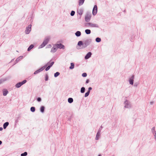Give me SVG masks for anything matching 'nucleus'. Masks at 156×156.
Wrapping results in <instances>:
<instances>
[{"instance_id": "obj_1", "label": "nucleus", "mask_w": 156, "mask_h": 156, "mask_svg": "<svg viewBox=\"0 0 156 156\" xmlns=\"http://www.w3.org/2000/svg\"><path fill=\"white\" fill-rule=\"evenodd\" d=\"M50 40V38L48 37L45 38V39L42 44L39 46L38 48H42L44 47L48 42Z\"/></svg>"}, {"instance_id": "obj_2", "label": "nucleus", "mask_w": 156, "mask_h": 156, "mask_svg": "<svg viewBox=\"0 0 156 156\" xmlns=\"http://www.w3.org/2000/svg\"><path fill=\"white\" fill-rule=\"evenodd\" d=\"M49 62H48L47 64H46L43 67L41 68H40L38 70H37L35 71L34 72V75L42 71L46 67L48 66V65L49 64Z\"/></svg>"}, {"instance_id": "obj_3", "label": "nucleus", "mask_w": 156, "mask_h": 156, "mask_svg": "<svg viewBox=\"0 0 156 156\" xmlns=\"http://www.w3.org/2000/svg\"><path fill=\"white\" fill-rule=\"evenodd\" d=\"M91 18V14L89 12H87L85 18V21L88 22L90 21Z\"/></svg>"}, {"instance_id": "obj_4", "label": "nucleus", "mask_w": 156, "mask_h": 156, "mask_svg": "<svg viewBox=\"0 0 156 156\" xmlns=\"http://www.w3.org/2000/svg\"><path fill=\"white\" fill-rule=\"evenodd\" d=\"M91 42V39H88L84 41L83 48H85L87 47L90 44Z\"/></svg>"}, {"instance_id": "obj_5", "label": "nucleus", "mask_w": 156, "mask_h": 156, "mask_svg": "<svg viewBox=\"0 0 156 156\" xmlns=\"http://www.w3.org/2000/svg\"><path fill=\"white\" fill-rule=\"evenodd\" d=\"M124 104H125L124 107L126 108H129L130 107L131 104L130 102L128 100H126L125 101Z\"/></svg>"}, {"instance_id": "obj_6", "label": "nucleus", "mask_w": 156, "mask_h": 156, "mask_svg": "<svg viewBox=\"0 0 156 156\" xmlns=\"http://www.w3.org/2000/svg\"><path fill=\"white\" fill-rule=\"evenodd\" d=\"M98 11V7L96 5H95L93 8L92 11V14L94 16H95Z\"/></svg>"}, {"instance_id": "obj_7", "label": "nucleus", "mask_w": 156, "mask_h": 156, "mask_svg": "<svg viewBox=\"0 0 156 156\" xmlns=\"http://www.w3.org/2000/svg\"><path fill=\"white\" fill-rule=\"evenodd\" d=\"M31 25L30 24L28 26L26 27L25 31V33L26 34H28L30 33L31 30Z\"/></svg>"}, {"instance_id": "obj_8", "label": "nucleus", "mask_w": 156, "mask_h": 156, "mask_svg": "<svg viewBox=\"0 0 156 156\" xmlns=\"http://www.w3.org/2000/svg\"><path fill=\"white\" fill-rule=\"evenodd\" d=\"M55 46L57 47V48L62 49H65L64 45L61 43H60L59 44H56Z\"/></svg>"}, {"instance_id": "obj_9", "label": "nucleus", "mask_w": 156, "mask_h": 156, "mask_svg": "<svg viewBox=\"0 0 156 156\" xmlns=\"http://www.w3.org/2000/svg\"><path fill=\"white\" fill-rule=\"evenodd\" d=\"M134 77V75H133L129 79V84L131 85H133V84Z\"/></svg>"}, {"instance_id": "obj_10", "label": "nucleus", "mask_w": 156, "mask_h": 156, "mask_svg": "<svg viewBox=\"0 0 156 156\" xmlns=\"http://www.w3.org/2000/svg\"><path fill=\"white\" fill-rule=\"evenodd\" d=\"M92 53L90 52H88L84 57V58L85 59H87L90 58L92 55Z\"/></svg>"}, {"instance_id": "obj_11", "label": "nucleus", "mask_w": 156, "mask_h": 156, "mask_svg": "<svg viewBox=\"0 0 156 156\" xmlns=\"http://www.w3.org/2000/svg\"><path fill=\"white\" fill-rule=\"evenodd\" d=\"M21 117V116H20V115H18V116L17 117H16L15 118V125L16 126V124L18 123V122H19V120L20 119V118Z\"/></svg>"}, {"instance_id": "obj_12", "label": "nucleus", "mask_w": 156, "mask_h": 156, "mask_svg": "<svg viewBox=\"0 0 156 156\" xmlns=\"http://www.w3.org/2000/svg\"><path fill=\"white\" fill-rule=\"evenodd\" d=\"M83 12V10L82 9H80L79 10H78L77 11V13L80 16V19L81 17V16L82 15Z\"/></svg>"}, {"instance_id": "obj_13", "label": "nucleus", "mask_w": 156, "mask_h": 156, "mask_svg": "<svg viewBox=\"0 0 156 156\" xmlns=\"http://www.w3.org/2000/svg\"><path fill=\"white\" fill-rule=\"evenodd\" d=\"M2 93L3 95L6 96L8 93L9 92L7 89H4L2 90Z\"/></svg>"}, {"instance_id": "obj_14", "label": "nucleus", "mask_w": 156, "mask_h": 156, "mask_svg": "<svg viewBox=\"0 0 156 156\" xmlns=\"http://www.w3.org/2000/svg\"><path fill=\"white\" fill-rule=\"evenodd\" d=\"M77 45L79 46H82V48H83L84 46V42L83 43L82 41H79L77 44Z\"/></svg>"}, {"instance_id": "obj_15", "label": "nucleus", "mask_w": 156, "mask_h": 156, "mask_svg": "<svg viewBox=\"0 0 156 156\" xmlns=\"http://www.w3.org/2000/svg\"><path fill=\"white\" fill-rule=\"evenodd\" d=\"M57 49V47L54 46L51 49V52L52 53L55 52Z\"/></svg>"}, {"instance_id": "obj_16", "label": "nucleus", "mask_w": 156, "mask_h": 156, "mask_svg": "<svg viewBox=\"0 0 156 156\" xmlns=\"http://www.w3.org/2000/svg\"><path fill=\"white\" fill-rule=\"evenodd\" d=\"M23 58V56H20L17 58L16 60H15V64L18 62H19L21 59Z\"/></svg>"}, {"instance_id": "obj_17", "label": "nucleus", "mask_w": 156, "mask_h": 156, "mask_svg": "<svg viewBox=\"0 0 156 156\" xmlns=\"http://www.w3.org/2000/svg\"><path fill=\"white\" fill-rule=\"evenodd\" d=\"M9 125V122H5L3 125V127L4 129H5L6 127L8 126Z\"/></svg>"}, {"instance_id": "obj_18", "label": "nucleus", "mask_w": 156, "mask_h": 156, "mask_svg": "<svg viewBox=\"0 0 156 156\" xmlns=\"http://www.w3.org/2000/svg\"><path fill=\"white\" fill-rule=\"evenodd\" d=\"M75 34L76 37H79L80 36L81 33L80 31H77L75 33Z\"/></svg>"}, {"instance_id": "obj_19", "label": "nucleus", "mask_w": 156, "mask_h": 156, "mask_svg": "<svg viewBox=\"0 0 156 156\" xmlns=\"http://www.w3.org/2000/svg\"><path fill=\"white\" fill-rule=\"evenodd\" d=\"M45 110V107L43 106H42L40 108V112L42 113H43L44 112Z\"/></svg>"}, {"instance_id": "obj_20", "label": "nucleus", "mask_w": 156, "mask_h": 156, "mask_svg": "<svg viewBox=\"0 0 156 156\" xmlns=\"http://www.w3.org/2000/svg\"><path fill=\"white\" fill-rule=\"evenodd\" d=\"M91 27H98L99 25L97 24L91 23Z\"/></svg>"}, {"instance_id": "obj_21", "label": "nucleus", "mask_w": 156, "mask_h": 156, "mask_svg": "<svg viewBox=\"0 0 156 156\" xmlns=\"http://www.w3.org/2000/svg\"><path fill=\"white\" fill-rule=\"evenodd\" d=\"M73 101V99L72 98H68V101L69 103H72Z\"/></svg>"}, {"instance_id": "obj_22", "label": "nucleus", "mask_w": 156, "mask_h": 156, "mask_svg": "<svg viewBox=\"0 0 156 156\" xmlns=\"http://www.w3.org/2000/svg\"><path fill=\"white\" fill-rule=\"evenodd\" d=\"M34 47V45L33 44H31L28 48H27V51H30L31 49H32Z\"/></svg>"}, {"instance_id": "obj_23", "label": "nucleus", "mask_w": 156, "mask_h": 156, "mask_svg": "<svg viewBox=\"0 0 156 156\" xmlns=\"http://www.w3.org/2000/svg\"><path fill=\"white\" fill-rule=\"evenodd\" d=\"M85 1V0H79V5L80 6L82 5Z\"/></svg>"}, {"instance_id": "obj_24", "label": "nucleus", "mask_w": 156, "mask_h": 156, "mask_svg": "<svg viewBox=\"0 0 156 156\" xmlns=\"http://www.w3.org/2000/svg\"><path fill=\"white\" fill-rule=\"evenodd\" d=\"M22 85L20 82H19L16 83L15 85V87L17 88H19Z\"/></svg>"}, {"instance_id": "obj_25", "label": "nucleus", "mask_w": 156, "mask_h": 156, "mask_svg": "<svg viewBox=\"0 0 156 156\" xmlns=\"http://www.w3.org/2000/svg\"><path fill=\"white\" fill-rule=\"evenodd\" d=\"M85 88L84 87H82L80 89V92L81 93H83L85 92Z\"/></svg>"}, {"instance_id": "obj_26", "label": "nucleus", "mask_w": 156, "mask_h": 156, "mask_svg": "<svg viewBox=\"0 0 156 156\" xmlns=\"http://www.w3.org/2000/svg\"><path fill=\"white\" fill-rule=\"evenodd\" d=\"M100 133L97 132L96 134L95 139L96 140H98L99 139V137L100 136Z\"/></svg>"}, {"instance_id": "obj_27", "label": "nucleus", "mask_w": 156, "mask_h": 156, "mask_svg": "<svg viewBox=\"0 0 156 156\" xmlns=\"http://www.w3.org/2000/svg\"><path fill=\"white\" fill-rule=\"evenodd\" d=\"M85 32L86 34H89L91 33V30L90 29H86L85 30Z\"/></svg>"}, {"instance_id": "obj_28", "label": "nucleus", "mask_w": 156, "mask_h": 156, "mask_svg": "<svg viewBox=\"0 0 156 156\" xmlns=\"http://www.w3.org/2000/svg\"><path fill=\"white\" fill-rule=\"evenodd\" d=\"M71 66L69 67V68L70 69H73L74 68V64L72 62L70 64Z\"/></svg>"}, {"instance_id": "obj_29", "label": "nucleus", "mask_w": 156, "mask_h": 156, "mask_svg": "<svg viewBox=\"0 0 156 156\" xmlns=\"http://www.w3.org/2000/svg\"><path fill=\"white\" fill-rule=\"evenodd\" d=\"M91 23L87 22L85 23V26L87 27H90Z\"/></svg>"}, {"instance_id": "obj_30", "label": "nucleus", "mask_w": 156, "mask_h": 156, "mask_svg": "<svg viewBox=\"0 0 156 156\" xmlns=\"http://www.w3.org/2000/svg\"><path fill=\"white\" fill-rule=\"evenodd\" d=\"M95 41L96 42H97L98 43H99L101 41V38H100L99 37H97L96 38Z\"/></svg>"}, {"instance_id": "obj_31", "label": "nucleus", "mask_w": 156, "mask_h": 156, "mask_svg": "<svg viewBox=\"0 0 156 156\" xmlns=\"http://www.w3.org/2000/svg\"><path fill=\"white\" fill-rule=\"evenodd\" d=\"M155 127L154 126L152 127L151 129V131L153 134L156 133V131L155 130Z\"/></svg>"}, {"instance_id": "obj_32", "label": "nucleus", "mask_w": 156, "mask_h": 156, "mask_svg": "<svg viewBox=\"0 0 156 156\" xmlns=\"http://www.w3.org/2000/svg\"><path fill=\"white\" fill-rule=\"evenodd\" d=\"M60 75V73L59 72H56L54 73V76L55 77H56Z\"/></svg>"}, {"instance_id": "obj_33", "label": "nucleus", "mask_w": 156, "mask_h": 156, "mask_svg": "<svg viewBox=\"0 0 156 156\" xmlns=\"http://www.w3.org/2000/svg\"><path fill=\"white\" fill-rule=\"evenodd\" d=\"M30 111L32 112H34L35 110V108L34 107H32L30 108Z\"/></svg>"}, {"instance_id": "obj_34", "label": "nucleus", "mask_w": 156, "mask_h": 156, "mask_svg": "<svg viewBox=\"0 0 156 156\" xmlns=\"http://www.w3.org/2000/svg\"><path fill=\"white\" fill-rule=\"evenodd\" d=\"M27 155V152H25L21 154V156H26Z\"/></svg>"}, {"instance_id": "obj_35", "label": "nucleus", "mask_w": 156, "mask_h": 156, "mask_svg": "<svg viewBox=\"0 0 156 156\" xmlns=\"http://www.w3.org/2000/svg\"><path fill=\"white\" fill-rule=\"evenodd\" d=\"M90 93V92L87 91V92H86L85 93L84 96V97H88L89 96V95Z\"/></svg>"}, {"instance_id": "obj_36", "label": "nucleus", "mask_w": 156, "mask_h": 156, "mask_svg": "<svg viewBox=\"0 0 156 156\" xmlns=\"http://www.w3.org/2000/svg\"><path fill=\"white\" fill-rule=\"evenodd\" d=\"M75 14V12L73 10L71 11L70 13V15L72 16H73Z\"/></svg>"}, {"instance_id": "obj_37", "label": "nucleus", "mask_w": 156, "mask_h": 156, "mask_svg": "<svg viewBox=\"0 0 156 156\" xmlns=\"http://www.w3.org/2000/svg\"><path fill=\"white\" fill-rule=\"evenodd\" d=\"M48 80V76L47 74L45 75V81H47Z\"/></svg>"}, {"instance_id": "obj_38", "label": "nucleus", "mask_w": 156, "mask_h": 156, "mask_svg": "<svg viewBox=\"0 0 156 156\" xmlns=\"http://www.w3.org/2000/svg\"><path fill=\"white\" fill-rule=\"evenodd\" d=\"M87 73H82V76L83 77H86L87 76Z\"/></svg>"}, {"instance_id": "obj_39", "label": "nucleus", "mask_w": 156, "mask_h": 156, "mask_svg": "<svg viewBox=\"0 0 156 156\" xmlns=\"http://www.w3.org/2000/svg\"><path fill=\"white\" fill-rule=\"evenodd\" d=\"M27 81L26 80H24L22 81L21 82H20V83L22 85H23V84H24L25 83H26Z\"/></svg>"}, {"instance_id": "obj_40", "label": "nucleus", "mask_w": 156, "mask_h": 156, "mask_svg": "<svg viewBox=\"0 0 156 156\" xmlns=\"http://www.w3.org/2000/svg\"><path fill=\"white\" fill-rule=\"evenodd\" d=\"M37 100L38 102H40L41 101V98L40 97H38L37 98Z\"/></svg>"}, {"instance_id": "obj_41", "label": "nucleus", "mask_w": 156, "mask_h": 156, "mask_svg": "<svg viewBox=\"0 0 156 156\" xmlns=\"http://www.w3.org/2000/svg\"><path fill=\"white\" fill-rule=\"evenodd\" d=\"M45 69V70L46 71H48V70L49 69H50V66H47L46 67Z\"/></svg>"}, {"instance_id": "obj_42", "label": "nucleus", "mask_w": 156, "mask_h": 156, "mask_svg": "<svg viewBox=\"0 0 156 156\" xmlns=\"http://www.w3.org/2000/svg\"><path fill=\"white\" fill-rule=\"evenodd\" d=\"M92 89V88L91 87H90L88 88V91L90 92V91Z\"/></svg>"}, {"instance_id": "obj_43", "label": "nucleus", "mask_w": 156, "mask_h": 156, "mask_svg": "<svg viewBox=\"0 0 156 156\" xmlns=\"http://www.w3.org/2000/svg\"><path fill=\"white\" fill-rule=\"evenodd\" d=\"M138 85V83H135L134 84V86L135 87H137Z\"/></svg>"}, {"instance_id": "obj_44", "label": "nucleus", "mask_w": 156, "mask_h": 156, "mask_svg": "<svg viewBox=\"0 0 156 156\" xmlns=\"http://www.w3.org/2000/svg\"><path fill=\"white\" fill-rule=\"evenodd\" d=\"M89 81H90V80H89V79L87 80H86V83H85L86 84H87V83H88L89 82Z\"/></svg>"}, {"instance_id": "obj_45", "label": "nucleus", "mask_w": 156, "mask_h": 156, "mask_svg": "<svg viewBox=\"0 0 156 156\" xmlns=\"http://www.w3.org/2000/svg\"><path fill=\"white\" fill-rule=\"evenodd\" d=\"M101 129L100 128L98 130L97 132H98L99 133H101Z\"/></svg>"}, {"instance_id": "obj_46", "label": "nucleus", "mask_w": 156, "mask_h": 156, "mask_svg": "<svg viewBox=\"0 0 156 156\" xmlns=\"http://www.w3.org/2000/svg\"><path fill=\"white\" fill-rule=\"evenodd\" d=\"M48 48H50L51 47V44H49L47 46Z\"/></svg>"}, {"instance_id": "obj_47", "label": "nucleus", "mask_w": 156, "mask_h": 156, "mask_svg": "<svg viewBox=\"0 0 156 156\" xmlns=\"http://www.w3.org/2000/svg\"><path fill=\"white\" fill-rule=\"evenodd\" d=\"M54 62H52L50 63L51 64V66H52L53 65V64H54Z\"/></svg>"}, {"instance_id": "obj_48", "label": "nucleus", "mask_w": 156, "mask_h": 156, "mask_svg": "<svg viewBox=\"0 0 156 156\" xmlns=\"http://www.w3.org/2000/svg\"><path fill=\"white\" fill-rule=\"evenodd\" d=\"M154 103V102L153 101H151L150 102V104L151 105H152Z\"/></svg>"}, {"instance_id": "obj_49", "label": "nucleus", "mask_w": 156, "mask_h": 156, "mask_svg": "<svg viewBox=\"0 0 156 156\" xmlns=\"http://www.w3.org/2000/svg\"><path fill=\"white\" fill-rule=\"evenodd\" d=\"M50 64V63L49 64V65L48 66H50V67L51 68L52 66H51V63L50 64Z\"/></svg>"}, {"instance_id": "obj_50", "label": "nucleus", "mask_w": 156, "mask_h": 156, "mask_svg": "<svg viewBox=\"0 0 156 156\" xmlns=\"http://www.w3.org/2000/svg\"><path fill=\"white\" fill-rule=\"evenodd\" d=\"M3 82V80H0V84H1Z\"/></svg>"}, {"instance_id": "obj_51", "label": "nucleus", "mask_w": 156, "mask_h": 156, "mask_svg": "<svg viewBox=\"0 0 156 156\" xmlns=\"http://www.w3.org/2000/svg\"><path fill=\"white\" fill-rule=\"evenodd\" d=\"M3 82V80H0V84H1Z\"/></svg>"}, {"instance_id": "obj_52", "label": "nucleus", "mask_w": 156, "mask_h": 156, "mask_svg": "<svg viewBox=\"0 0 156 156\" xmlns=\"http://www.w3.org/2000/svg\"><path fill=\"white\" fill-rule=\"evenodd\" d=\"M3 128L2 127H0V131H1L3 130Z\"/></svg>"}, {"instance_id": "obj_53", "label": "nucleus", "mask_w": 156, "mask_h": 156, "mask_svg": "<svg viewBox=\"0 0 156 156\" xmlns=\"http://www.w3.org/2000/svg\"><path fill=\"white\" fill-rule=\"evenodd\" d=\"M154 136L155 138V139H156V133H155L154 134Z\"/></svg>"}, {"instance_id": "obj_54", "label": "nucleus", "mask_w": 156, "mask_h": 156, "mask_svg": "<svg viewBox=\"0 0 156 156\" xmlns=\"http://www.w3.org/2000/svg\"><path fill=\"white\" fill-rule=\"evenodd\" d=\"M2 141L0 140V145L2 144Z\"/></svg>"}, {"instance_id": "obj_55", "label": "nucleus", "mask_w": 156, "mask_h": 156, "mask_svg": "<svg viewBox=\"0 0 156 156\" xmlns=\"http://www.w3.org/2000/svg\"><path fill=\"white\" fill-rule=\"evenodd\" d=\"M98 156H101V154H99L98 155Z\"/></svg>"}, {"instance_id": "obj_56", "label": "nucleus", "mask_w": 156, "mask_h": 156, "mask_svg": "<svg viewBox=\"0 0 156 156\" xmlns=\"http://www.w3.org/2000/svg\"><path fill=\"white\" fill-rule=\"evenodd\" d=\"M126 10H124V11H123V12H126Z\"/></svg>"}, {"instance_id": "obj_57", "label": "nucleus", "mask_w": 156, "mask_h": 156, "mask_svg": "<svg viewBox=\"0 0 156 156\" xmlns=\"http://www.w3.org/2000/svg\"><path fill=\"white\" fill-rule=\"evenodd\" d=\"M101 128H102V126H101Z\"/></svg>"}, {"instance_id": "obj_58", "label": "nucleus", "mask_w": 156, "mask_h": 156, "mask_svg": "<svg viewBox=\"0 0 156 156\" xmlns=\"http://www.w3.org/2000/svg\"><path fill=\"white\" fill-rule=\"evenodd\" d=\"M112 156H114V155H113Z\"/></svg>"}]
</instances>
